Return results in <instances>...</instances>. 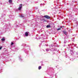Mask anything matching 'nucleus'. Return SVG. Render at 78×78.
<instances>
[{
  "instance_id": "f257e3e1",
  "label": "nucleus",
  "mask_w": 78,
  "mask_h": 78,
  "mask_svg": "<svg viewBox=\"0 0 78 78\" xmlns=\"http://www.w3.org/2000/svg\"><path fill=\"white\" fill-rule=\"evenodd\" d=\"M20 6L19 7L18 9V10H19V11H20V10H21L22 9V5L20 4Z\"/></svg>"
},
{
  "instance_id": "f03ea898",
  "label": "nucleus",
  "mask_w": 78,
  "mask_h": 78,
  "mask_svg": "<svg viewBox=\"0 0 78 78\" xmlns=\"http://www.w3.org/2000/svg\"><path fill=\"white\" fill-rule=\"evenodd\" d=\"M71 45H70V44H68V47H67V49L68 50H71V49L72 48H71V47H69L70 46H71Z\"/></svg>"
},
{
  "instance_id": "7ed1b4c3",
  "label": "nucleus",
  "mask_w": 78,
  "mask_h": 78,
  "mask_svg": "<svg viewBox=\"0 0 78 78\" xmlns=\"http://www.w3.org/2000/svg\"><path fill=\"white\" fill-rule=\"evenodd\" d=\"M45 18H46V19H50V17L47 16V15H45L44 16Z\"/></svg>"
},
{
  "instance_id": "20e7f679",
  "label": "nucleus",
  "mask_w": 78,
  "mask_h": 78,
  "mask_svg": "<svg viewBox=\"0 0 78 78\" xmlns=\"http://www.w3.org/2000/svg\"><path fill=\"white\" fill-rule=\"evenodd\" d=\"M63 33H64V34H65V35H66V36L67 35V32H66V31H63Z\"/></svg>"
},
{
  "instance_id": "39448f33",
  "label": "nucleus",
  "mask_w": 78,
  "mask_h": 78,
  "mask_svg": "<svg viewBox=\"0 0 78 78\" xmlns=\"http://www.w3.org/2000/svg\"><path fill=\"white\" fill-rule=\"evenodd\" d=\"M25 36L27 37L28 36V33L27 32H26L25 33Z\"/></svg>"
},
{
  "instance_id": "423d86ee",
  "label": "nucleus",
  "mask_w": 78,
  "mask_h": 78,
  "mask_svg": "<svg viewBox=\"0 0 78 78\" xmlns=\"http://www.w3.org/2000/svg\"><path fill=\"white\" fill-rule=\"evenodd\" d=\"M70 53L71 55H73V51L72 50H70Z\"/></svg>"
},
{
  "instance_id": "0eeeda50",
  "label": "nucleus",
  "mask_w": 78,
  "mask_h": 78,
  "mask_svg": "<svg viewBox=\"0 0 78 78\" xmlns=\"http://www.w3.org/2000/svg\"><path fill=\"white\" fill-rule=\"evenodd\" d=\"M51 26L49 25H48L46 26V28H50Z\"/></svg>"
},
{
  "instance_id": "6e6552de",
  "label": "nucleus",
  "mask_w": 78,
  "mask_h": 78,
  "mask_svg": "<svg viewBox=\"0 0 78 78\" xmlns=\"http://www.w3.org/2000/svg\"><path fill=\"white\" fill-rule=\"evenodd\" d=\"M9 3H12V0H9Z\"/></svg>"
},
{
  "instance_id": "1a4fd4ad",
  "label": "nucleus",
  "mask_w": 78,
  "mask_h": 78,
  "mask_svg": "<svg viewBox=\"0 0 78 78\" xmlns=\"http://www.w3.org/2000/svg\"><path fill=\"white\" fill-rule=\"evenodd\" d=\"M1 41H5V38H2L1 39Z\"/></svg>"
},
{
  "instance_id": "9d476101",
  "label": "nucleus",
  "mask_w": 78,
  "mask_h": 78,
  "mask_svg": "<svg viewBox=\"0 0 78 78\" xmlns=\"http://www.w3.org/2000/svg\"><path fill=\"white\" fill-rule=\"evenodd\" d=\"M42 20L43 21V22H46L47 21V20H45V19H43Z\"/></svg>"
},
{
  "instance_id": "9b49d317",
  "label": "nucleus",
  "mask_w": 78,
  "mask_h": 78,
  "mask_svg": "<svg viewBox=\"0 0 78 78\" xmlns=\"http://www.w3.org/2000/svg\"><path fill=\"white\" fill-rule=\"evenodd\" d=\"M19 60L20 61H22V58H20V57H19Z\"/></svg>"
},
{
  "instance_id": "f8f14e48",
  "label": "nucleus",
  "mask_w": 78,
  "mask_h": 78,
  "mask_svg": "<svg viewBox=\"0 0 78 78\" xmlns=\"http://www.w3.org/2000/svg\"><path fill=\"white\" fill-rule=\"evenodd\" d=\"M5 14H2V17H5Z\"/></svg>"
},
{
  "instance_id": "ddd939ff",
  "label": "nucleus",
  "mask_w": 78,
  "mask_h": 78,
  "mask_svg": "<svg viewBox=\"0 0 78 78\" xmlns=\"http://www.w3.org/2000/svg\"><path fill=\"white\" fill-rule=\"evenodd\" d=\"M38 69L39 70H41V66H40L38 67Z\"/></svg>"
},
{
  "instance_id": "4468645a",
  "label": "nucleus",
  "mask_w": 78,
  "mask_h": 78,
  "mask_svg": "<svg viewBox=\"0 0 78 78\" xmlns=\"http://www.w3.org/2000/svg\"><path fill=\"white\" fill-rule=\"evenodd\" d=\"M7 27V25L5 24V26L4 27V28H6Z\"/></svg>"
},
{
  "instance_id": "2eb2a0df",
  "label": "nucleus",
  "mask_w": 78,
  "mask_h": 78,
  "mask_svg": "<svg viewBox=\"0 0 78 78\" xmlns=\"http://www.w3.org/2000/svg\"><path fill=\"white\" fill-rule=\"evenodd\" d=\"M49 49L48 48H47V49H46V51H49Z\"/></svg>"
},
{
  "instance_id": "dca6fc26",
  "label": "nucleus",
  "mask_w": 78,
  "mask_h": 78,
  "mask_svg": "<svg viewBox=\"0 0 78 78\" xmlns=\"http://www.w3.org/2000/svg\"><path fill=\"white\" fill-rule=\"evenodd\" d=\"M13 44H14V43L12 42H11V45H12Z\"/></svg>"
},
{
  "instance_id": "f3484780",
  "label": "nucleus",
  "mask_w": 78,
  "mask_h": 78,
  "mask_svg": "<svg viewBox=\"0 0 78 78\" xmlns=\"http://www.w3.org/2000/svg\"><path fill=\"white\" fill-rule=\"evenodd\" d=\"M61 30V29L59 28L57 30V31H59V30Z\"/></svg>"
},
{
  "instance_id": "a211bd4d",
  "label": "nucleus",
  "mask_w": 78,
  "mask_h": 78,
  "mask_svg": "<svg viewBox=\"0 0 78 78\" xmlns=\"http://www.w3.org/2000/svg\"><path fill=\"white\" fill-rule=\"evenodd\" d=\"M20 17H22V18L24 17L23 16V15H21L20 16Z\"/></svg>"
},
{
  "instance_id": "6ab92c4d",
  "label": "nucleus",
  "mask_w": 78,
  "mask_h": 78,
  "mask_svg": "<svg viewBox=\"0 0 78 78\" xmlns=\"http://www.w3.org/2000/svg\"><path fill=\"white\" fill-rule=\"evenodd\" d=\"M23 46H25L26 45V44H23Z\"/></svg>"
},
{
  "instance_id": "aec40b11",
  "label": "nucleus",
  "mask_w": 78,
  "mask_h": 78,
  "mask_svg": "<svg viewBox=\"0 0 78 78\" xmlns=\"http://www.w3.org/2000/svg\"><path fill=\"white\" fill-rule=\"evenodd\" d=\"M64 27V26H61V27H60L61 28H62V27Z\"/></svg>"
},
{
  "instance_id": "412c9836",
  "label": "nucleus",
  "mask_w": 78,
  "mask_h": 78,
  "mask_svg": "<svg viewBox=\"0 0 78 78\" xmlns=\"http://www.w3.org/2000/svg\"><path fill=\"white\" fill-rule=\"evenodd\" d=\"M35 3H38V2H35Z\"/></svg>"
},
{
  "instance_id": "4be33fe9",
  "label": "nucleus",
  "mask_w": 78,
  "mask_h": 78,
  "mask_svg": "<svg viewBox=\"0 0 78 78\" xmlns=\"http://www.w3.org/2000/svg\"><path fill=\"white\" fill-rule=\"evenodd\" d=\"M2 46H1L0 47V50H1L2 49Z\"/></svg>"
},
{
  "instance_id": "5701e85b",
  "label": "nucleus",
  "mask_w": 78,
  "mask_h": 78,
  "mask_svg": "<svg viewBox=\"0 0 78 78\" xmlns=\"http://www.w3.org/2000/svg\"><path fill=\"white\" fill-rule=\"evenodd\" d=\"M42 5H43V4H40V6H42Z\"/></svg>"
},
{
  "instance_id": "b1692460",
  "label": "nucleus",
  "mask_w": 78,
  "mask_h": 78,
  "mask_svg": "<svg viewBox=\"0 0 78 78\" xmlns=\"http://www.w3.org/2000/svg\"><path fill=\"white\" fill-rule=\"evenodd\" d=\"M41 66H44V65L42 63L41 64Z\"/></svg>"
},
{
  "instance_id": "393cba45",
  "label": "nucleus",
  "mask_w": 78,
  "mask_h": 78,
  "mask_svg": "<svg viewBox=\"0 0 78 78\" xmlns=\"http://www.w3.org/2000/svg\"><path fill=\"white\" fill-rule=\"evenodd\" d=\"M76 54H77V55H78V52H76Z\"/></svg>"
},
{
  "instance_id": "a878e982",
  "label": "nucleus",
  "mask_w": 78,
  "mask_h": 78,
  "mask_svg": "<svg viewBox=\"0 0 78 78\" xmlns=\"http://www.w3.org/2000/svg\"><path fill=\"white\" fill-rule=\"evenodd\" d=\"M36 8V9H38V7H37Z\"/></svg>"
},
{
  "instance_id": "bb28decb",
  "label": "nucleus",
  "mask_w": 78,
  "mask_h": 78,
  "mask_svg": "<svg viewBox=\"0 0 78 78\" xmlns=\"http://www.w3.org/2000/svg\"><path fill=\"white\" fill-rule=\"evenodd\" d=\"M45 39V38H43V39Z\"/></svg>"
}]
</instances>
